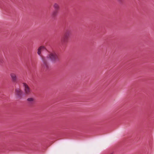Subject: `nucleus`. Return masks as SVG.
Here are the masks:
<instances>
[{
  "label": "nucleus",
  "mask_w": 154,
  "mask_h": 154,
  "mask_svg": "<svg viewBox=\"0 0 154 154\" xmlns=\"http://www.w3.org/2000/svg\"><path fill=\"white\" fill-rule=\"evenodd\" d=\"M117 1L119 2H122V0H117Z\"/></svg>",
  "instance_id": "9d476101"
},
{
  "label": "nucleus",
  "mask_w": 154,
  "mask_h": 154,
  "mask_svg": "<svg viewBox=\"0 0 154 154\" xmlns=\"http://www.w3.org/2000/svg\"><path fill=\"white\" fill-rule=\"evenodd\" d=\"M45 50H46L45 46H41L38 49L37 52L38 54L42 57V56H41V52L42 51Z\"/></svg>",
  "instance_id": "423d86ee"
},
{
  "label": "nucleus",
  "mask_w": 154,
  "mask_h": 154,
  "mask_svg": "<svg viewBox=\"0 0 154 154\" xmlns=\"http://www.w3.org/2000/svg\"><path fill=\"white\" fill-rule=\"evenodd\" d=\"M53 7L55 10L58 11L60 9V6L58 4L55 3L53 5Z\"/></svg>",
  "instance_id": "0eeeda50"
},
{
  "label": "nucleus",
  "mask_w": 154,
  "mask_h": 154,
  "mask_svg": "<svg viewBox=\"0 0 154 154\" xmlns=\"http://www.w3.org/2000/svg\"><path fill=\"white\" fill-rule=\"evenodd\" d=\"M27 101L31 103H33L35 101V99L33 98H29L27 99Z\"/></svg>",
  "instance_id": "6e6552de"
},
{
  "label": "nucleus",
  "mask_w": 154,
  "mask_h": 154,
  "mask_svg": "<svg viewBox=\"0 0 154 154\" xmlns=\"http://www.w3.org/2000/svg\"><path fill=\"white\" fill-rule=\"evenodd\" d=\"M23 86L24 88V93L26 95H29L30 93V89L28 85L26 83H23Z\"/></svg>",
  "instance_id": "20e7f679"
},
{
  "label": "nucleus",
  "mask_w": 154,
  "mask_h": 154,
  "mask_svg": "<svg viewBox=\"0 0 154 154\" xmlns=\"http://www.w3.org/2000/svg\"><path fill=\"white\" fill-rule=\"evenodd\" d=\"M12 81L14 82H15L17 80V77L16 74L14 72H12L10 74Z\"/></svg>",
  "instance_id": "39448f33"
},
{
  "label": "nucleus",
  "mask_w": 154,
  "mask_h": 154,
  "mask_svg": "<svg viewBox=\"0 0 154 154\" xmlns=\"http://www.w3.org/2000/svg\"><path fill=\"white\" fill-rule=\"evenodd\" d=\"M15 94L17 98L20 99L21 98L23 93L20 88H16L15 89Z\"/></svg>",
  "instance_id": "7ed1b4c3"
},
{
  "label": "nucleus",
  "mask_w": 154,
  "mask_h": 154,
  "mask_svg": "<svg viewBox=\"0 0 154 154\" xmlns=\"http://www.w3.org/2000/svg\"><path fill=\"white\" fill-rule=\"evenodd\" d=\"M70 35V31L69 30L66 31L65 33L64 36L62 38L61 41L63 43H66L67 42L69 38Z\"/></svg>",
  "instance_id": "f03ea898"
},
{
  "label": "nucleus",
  "mask_w": 154,
  "mask_h": 154,
  "mask_svg": "<svg viewBox=\"0 0 154 154\" xmlns=\"http://www.w3.org/2000/svg\"><path fill=\"white\" fill-rule=\"evenodd\" d=\"M42 68L45 70L49 68V60H51L54 63L59 60L58 55L54 51L49 52L46 57L42 56Z\"/></svg>",
  "instance_id": "f257e3e1"
},
{
  "label": "nucleus",
  "mask_w": 154,
  "mask_h": 154,
  "mask_svg": "<svg viewBox=\"0 0 154 154\" xmlns=\"http://www.w3.org/2000/svg\"><path fill=\"white\" fill-rule=\"evenodd\" d=\"M58 13V11L55 10L52 13V15L53 17L55 16Z\"/></svg>",
  "instance_id": "1a4fd4ad"
}]
</instances>
